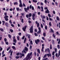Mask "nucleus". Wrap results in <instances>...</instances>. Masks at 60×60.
I'll list each match as a JSON object with an SVG mask.
<instances>
[{"instance_id":"4d7b16f0","label":"nucleus","mask_w":60,"mask_h":60,"mask_svg":"<svg viewBox=\"0 0 60 60\" xmlns=\"http://www.w3.org/2000/svg\"><path fill=\"white\" fill-rule=\"evenodd\" d=\"M24 38H25V36H23V37L22 38V39L24 40Z\"/></svg>"},{"instance_id":"2eb2a0df","label":"nucleus","mask_w":60,"mask_h":60,"mask_svg":"<svg viewBox=\"0 0 60 60\" xmlns=\"http://www.w3.org/2000/svg\"><path fill=\"white\" fill-rule=\"evenodd\" d=\"M41 17L42 19H43H43H45V16L44 15H43V16H42V15H41Z\"/></svg>"},{"instance_id":"423d86ee","label":"nucleus","mask_w":60,"mask_h":60,"mask_svg":"<svg viewBox=\"0 0 60 60\" xmlns=\"http://www.w3.org/2000/svg\"><path fill=\"white\" fill-rule=\"evenodd\" d=\"M38 31L37 32L38 34H39L41 33V29L40 27H39L38 28Z\"/></svg>"},{"instance_id":"79ce46f5","label":"nucleus","mask_w":60,"mask_h":60,"mask_svg":"<svg viewBox=\"0 0 60 60\" xmlns=\"http://www.w3.org/2000/svg\"><path fill=\"white\" fill-rule=\"evenodd\" d=\"M45 28L46 30H47V29H48V28L47 27V26H45Z\"/></svg>"},{"instance_id":"7ed1b4c3","label":"nucleus","mask_w":60,"mask_h":60,"mask_svg":"<svg viewBox=\"0 0 60 60\" xmlns=\"http://www.w3.org/2000/svg\"><path fill=\"white\" fill-rule=\"evenodd\" d=\"M30 30V33L32 34L33 33V30L34 29H33V26H31L30 27V28L29 29Z\"/></svg>"},{"instance_id":"72a5a7b5","label":"nucleus","mask_w":60,"mask_h":60,"mask_svg":"<svg viewBox=\"0 0 60 60\" xmlns=\"http://www.w3.org/2000/svg\"><path fill=\"white\" fill-rule=\"evenodd\" d=\"M50 49H52V45L51 44L50 45Z\"/></svg>"},{"instance_id":"f8f14e48","label":"nucleus","mask_w":60,"mask_h":60,"mask_svg":"<svg viewBox=\"0 0 60 60\" xmlns=\"http://www.w3.org/2000/svg\"><path fill=\"white\" fill-rule=\"evenodd\" d=\"M5 25L7 26V27H9V23L7 22H6L5 23Z\"/></svg>"},{"instance_id":"8fccbe9b","label":"nucleus","mask_w":60,"mask_h":60,"mask_svg":"<svg viewBox=\"0 0 60 60\" xmlns=\"http://www.w3.org/2000/svg\"><path fill=\"white\" fill-rule=\"evenodd\" d=\"M48 16L49 17H51V16L50 15V14H48Z\"/></svg>"},{"instance_id":"5701e85b","label":"nucleus","mask_w":60,"mask_h":60,"mask_svg":"<svg viewBox=\"0 0 60 60\" xmlns=\"http://www.w3.org/2000/svg\"><path fill=\"white\" fill-rule=\"evenodd\" d=\"M53 37L54 38L56 39V36L55 35V34H53Z\"/></svg>"},{"instance_id":"6ab92c4d","label":"nucleus","mask_w":60,"mask_h":60,"mask_svg":"<svg viewBox=\"0 0 60 60\" xmlns=\"http://www.w3.org/2000/svg\"><path fill=\"white\" fill-rule=\"evenodd\" d=\"M12 48L13 49H15V50H16V48L14 46H13L12 47Z\"/></svg>"},{"instance_id":"a18cd8bd","label":"nucleus","mask_w":60,"mask_h":60,"mask_svg":"<svg viewBox=\"0 0 60 60\" xmlns=\"http://www.w3.org/2000/svg\"><path fill=\"white\" fill-rule=\"evenodd\" d=\"M26 17L27 18H29V15H26Z\"/></svg>"},{"instance_id":"4be33fe9","label":"nucleus","mask_w":60,"mask_h":60,"mask_svg":"<svg viewBox=\"0 0 60 60\" xmlns=\"http://www.w3.org/2000/svg\"><path fill=\"white\" fill-rule=\"evenodd\" d=\"M8 36L9 38L10 39H11V35L10 34H8Z\"/></svg>"},{"instance_id":"4c0bfd02","label":"nucleus","mask_w":60,"mask_h":60,"mask_svg":"<svg viewBox=\"0 0 60 60\" xmlns=\"http://www.w3.org/2000/svg\"><path fill=\"white\" fill-rule=\"evenodd\" d=\"M30 43L31 45H33V41H32L31 40L30 41Z\"/></svg>"},{"instance_id":"e433bc0d","label":"nucleus","mask_w":60,"mask_h":60,"mask_svg":"<svg viewBox=\"0 0 60 60\" xmlns=\"http://www.w3.org/2000/svg\"><path fill=\"white\" fill-rule=\"evenodd\" d=\"M20 57V56H17L15 57V58L16 59H18V58H19Z\"/></svg>"},{"instance_id":"412c9836","label":"nucleus","mask_w":60,"mask_h":60,"mask_svg":"<svg viewBox=\"0 0 60 60\" xmlns=\"http://www.w3.org/2000/svg\"><path fill=\"white\" fill-rule=\"evenodd\" d=\"M56 18L57 20L58 21H59V20H60V19L57 16Z\"/></svg>"},{"instance_id":"6e6d98bb","label":"nucleus","mask_w":60,"mask_h":60,"mask_svg":"<svg viewBox=\"0 0 60 60\" xmlns=\"http://www.w3.org/2000/svg\"><path fill=\"white\" fill-rule=\"evenodd\" d=\"M49 20L50 21H52V20H52V19L50 18H49Z\"/></svg>"},{"instance_id":"dca6fc26","label":"nucleus","mask_w":60,"mask_h":60,"mask_svg":"<svg viewBox=\"0 0 60 60\" xmlns=\"http://www.w3.org/2000/svg\"><path fill=\"white\" fill-rule=\"evenodd\" d=\"M28 15H29V18H30V17L32 16V14L31 13H30Z\"/></svg>"},{"instance_id":"ddd939ff","label":"nucleus","mask_w":60,"mask_h":60,"mask_svg":"<svg viewBox=\"0 0 60 60\" xmlns=\"http://www.w3.org/2000/svg\"><path fill=\"white\" fill-rule=\"evenodd\" d=\"M24 49V50L26 51H28V48L26 47H25Z\"/></svg>"},{"instance_id":"a878e982","label":"nucleus","mask_w":60,"mask_h":60,"mask_svg":"<svg viewBox=\"0 0 60 60\" xmlns=\"http://www.w3.org/2000/svg\"><path fill=\"white\" fill-rule=\"evenodd\" d=\"M43 36H44V37H45L46 36V33H43Z\"/></svg>"},{"instance_id":"a19ab883","label":"nucleus","mask_w":60,"mask_h":60,"mask_svg":"<svg viewBox=\"0 0 60 60\" xmlns=\"http://www.w3.org/2000/svg\"><path fill=\"white\" fill-rule=\"evenodd\" d=\"M35 16V14H33L32 15V17H34Z\"/></svg>"},{"instance_id":"a211bd4d","label":"nucleus","mask_w":60,"mask_h":60,"mask_svg":"<svg viewBox=\"0 0 60 60\" xmlns=\"http://www.w3.org/2000/svg\"><path fill=\"white\" fill-rule=\"evenodd\" d=\"M26 38H25L24 40L23 43H25V42H26Z\"/></svg>"},{"instance_id":"603ef678","label":"nucleus","mask_w":60,"mask_h":60,"mask_svg":"<svg viewBox=\"0 0 60 60\" xmlns=\"http://www.w3.org/2000/svg\"><path fill=\"white\" fill-rule=\"evenodd\" d=\"M16 10L17 11H19V8H16Z\"/></svg>"},{"instance_id":"cd10ccee","label":"nucleus","mask_w":60,"mask_h":60,"mask_svg":"<svg viewBox=\"0 0 60 60\" xmlns=\"http://www.w3.org/2000/svg\"><path fill=\"white\" fill-rule=\"evenodd\" d=\"M52 43L53 45H54V44L55 43V41H54V40H52Z\"/></svg>"},{"instance_id":"774afa93","label":"nucleus","mask_w":60,"mask_h":60,"mask_svg":"<svg viewBox=\"0 0 60 60\" xmlns=\"http://www.w3.org/2000/svg\"><path fill=\"white\" fill-rule=\"evenodd\" d=\"M32 10H34V7L32 6Z\"/></svg>"},{"instance_id":"37998d69","label":"nucleus","mask_w":60,"mask_h":60,"mask_svg":"<svg viewBox=\"0 0 60 60\" xmlns=\"http://www.w3.org/2000/svg\"><path fill=\"white\" fill-rule=\"evenodd\" d=\"M49 25L50 26H52V25H51V22H49Z\"/></svg>"},{"instance_id":"f03ea898","label":"nucleus","mask_w":60,"mask_h":60,"mask_svg":"<svg viewBox=\"0 0 60 60\" xmlns=\"http://www.w3.org/2000/svg\"><path fill=\"white\" fill-rule=\"evenodd\" d=\"M32 55V52H31L30 53H28L26 58V60H28L31 57V56Z\"/></svg>"},{"instance_id":"c03bdc74","label":"nucleus","mask_w":60,"mask_h":60,"mask_svg":"<svg viewBox=\"0 0 60 60\" xmlns=\"http://www.w3.org/2000/svg\"><path fill=\"white\" fill-rule=\"evenodd\" d=\"M34 34L36 36H38V35L37 34V33H34Z\"/></svg>"},{"instance_id":"bb28decb","label":"nucleus","mask_w":60,"mask_h":60,"mask_svg":"<svg viewBox=\"0 0 60 60\" xmlns=\"http://www.w3.org/2000/svg\"><path fill=\"white\" fill-rule=\"evenodd\" d=\"M14 41H13L15 42V43H16V42H17V41L16 40V39H13Z\"/></svg>"},{"instance_id":"9d476101","label":"nucleus","mask_w":60,"mask_h":60,"mask_svg":"<svg viewBox=\"0 0 60 60\" xmlns=\"http://www.w3.org/2000/svg\"><path fill=\"white\" fill-rule=\"evenodd\" d=\"M35 23L36 24H37V27H39V26H40V24L39 23H38V22L37 21H36L35 22Z\"/></svg>"},{"instance_id":"1a4fd4ad","label":"nucleus","mask_w":60,"mask_h":60,"mask_svg":"<svg viewBox=\"0 0 60 60\" xmlns=\"http://www.w3.org/2000/svg\"><path fill=\"white\" fill-rule=\"evenodd\" d=\"M19 56H20V58H21L22 57V56H24L25 55H24V54L23 53H20Z\"/></svg>"},{"instance_id":"f704fd0d","label":"nucleus","mask_w":60,"mask_h":60,"mask_svg":"<svg viewBox=\"0 0 60 60\" xmlns=\"http://www.w3.org/2000/svg\"><path fill=\"white\" fill-rule=\"evenodd\" d=\"M23 19L22 18V20H21V22L22 23H24V21H23Z\"/></svg>"},{"instance_id":"0eeeda50","label":"nucleus","mask_w":60,"mask_h":60,"mask_svg":"<svg viewBox=\"0 0 60 60\" xmlns=\"http://www.w3.org/2000/svg\"><path fill=\"white\" fill-rule=\"evenodd\" d=\"M27 26L26 25L24 26V27H23L22 28V29L23 31L24 32L26 31V28Z\"/></svg>"},{"instance_id":"49530a36","label":"nucleus","mask_w":60,"mask_h":60,"mask_svg":"<svg viewBox=\"0 0 60 60\" xmlns=\"http://www.w3.org/2000/svg\"><path fill=\"white\" fill-rule=\"evenodd\" d=\"M55 52L54 51L52 53V55H53V56H54V55L55 54Z\"/></svg>"},{"instance_id":"9b49d317","label":"nucleus","mask_w":60,"mask_h":60,"mask_svg":"<svg viewBox=\"0 0 60 60\" xmlns=\"http://www.w3.org/2000/svg\"><path fill=\"white\" fill-rule=\"evenodd\" d=\"M45 13H49V11L48 9H47L45 11Z\"/></svg>"},{"instance_id":"7c9ffc66","label":"nucleus","mask_w":60,"mask_h":60,"mask_svg":"<svg viewBox=\"0 0 60 60\" xmlns=\"http://www.w3.org/2000/svg\"><path fill=\"white\" fill-rule=\"evenodd\" d=\"M19 36H18L17 37V38L18 41H19Z\"/></svg>"},{"instance_id":"393cba45","label":"nucleus","mask_w":60,"mask_h":60,"mask_svg":"<svg viewBox=\"0 0 60 60\" xmlns=\"http://www.w3.org/2000/svg\"><path fill=\"white\" fill-rule=\"evenodd\" d=\"M33 2L34 3H37V1L35 0H33Z\"/></svg>"},{"instance_id":"f3484780","label":"nucleus","mask_w":60,"mask_h":60,"mask_svg":"<svg viewBox=\"0 0 60 60\" xmlns=\"http://www.w3.org/2000/svg\"><path fill=\"white\" fill-rule=\"evenodd\" d=\"M14 5H17L18 4V2H15L14 3Z\"/></svg>"},{"instance_id":"5fc2aeb1","label":"nucleus","mask_w":60,"mask_h":60,"mask_svg":"<svg viewBox=\"0 0 60 60\" xmlns=\"http://www.w3.org/2000/svg\"><path fill=\"white\" fill-rule=\"evenodd\" d=\"M57 49L56 48H55V53H56L57 52Z\"/></svg>"},{"instance_id":"680f3d73","label":"nucleus","mask_w":60,"mask_h":60,"mask_svg":"<svg viewBox=\"0 0 60 60\" xmlns=\"http://www.w3.org/2000/svg\"><path fill=\"white\" fill-rule=\"evenodd\" d=\"M34 31L35 32H37V30L36 29H35L34 30Z\"/></svg>"},{"instance_id":"b1692460","label":"nucleus","mask_w":60,"mask_h":60,"mask_svg":"<svg viewBox=\"0 0 60 60\" xmlns=\"http://www.w3.org/2000/svg\"><path fill=\"white\" fill-rule=\"evenodd\" d=\"M10 31L11 32V33H13V30L12 29H10Z\"/></svg>"},{"instance_id":"39448f33","label":"nucleus","mask_w":60,"mask_h":60,"mask_svg":"<svg viewBox=\"0 0 60 60\" xmlns=\"http://www.w3.org/2000/svg\"><path fill=\"white\" fill-rule=\"evenodd\" d=\"M19 2L20 3V4L19 5V6L20 7H23V5L22 4V2L21 0H19Z\"/></svg>"},{"instance_id":"473e14b6","label":"nucleus","mask_w":60,"mask_h":60,"mask_svg":"<svg viewBox=\"0 0 60 60\" xmlns=\"http://www.w3.org/2000/svg\"><path fill=\"white\" fill-rule=\"evenodd\" d=\"M57 48L58 49H60V45H57Z\"/></svg>"},{"instance_id":"3c124183","label":"nucleus","mask_w":60,"mask_h":60,"mask_svg":"<svg viewBox=\"0 0 60 60\" xmlns=\"http://www.w3.org/2000/svg\"><path fill=\"white\" fill-rule=\"evenodd\" d=\"M12 53H13V51H12L10 54V56H12Z\"/></svg>"},{"instance_id":"338daca9","label":"nucleus","mask_w":60,"mask_h":60,"mask_svg":"<svg viewBox=\"0 0 60 60\" xmlns=\"http://www.w3.org/2000/svg\"><path fill=\"white\" fill-rule=\"evenodd\" d=\"M29 35L28 34H26V37H27V36H28Z\"/></svg>"},{"instance_id":"c9c22d12","label":"nucleus","mask_w":60,"mask_h":60,"mask_svg":"<svg viewBox=\"0 0 60 60\" xmlns=\"http://www.w3.org/2000/svg\"><path fill=\"white\" fill-rule=\"evenodd\" d=\"M44 3L45 4H47V0H45Z\"/></svg>"},{"instance_id":"c756f323","label":"nucleus","mask_w":60,"mask_h":60,"mask_svg":"<svg viewBox=\"0 0 60 60\" xmlns=\"http://www.w3.org/2000/svg\"><path fill=\"white\" fill-rule=\"evenodd\" d=\"M56 34H57V35H58V36H60V34H59V33H58V32H56Z\"/></svg>"},{"instance_id":"e2e57ef3","label":"nucleus","mask_w":60,"mask_h":60,"mask_svg":"<svg viewBox=\"0 0 60 60\" xmlns=\"http://www.w3.org/2000/svg\"><path fill=\"white\" fill-rule=\"evenodd\" d=\"M19 36H21V33L20 32L19 33Z\"/></svg>"},{"instance_id":"6e6552de","label":"nucleus","mask_w":60,"mask_h":60,"mask_svg":"<svg viewBox=\"0 0 60 60\" xmlns=\"http://www.w3.org/2000/svg\"><path fill=\"white\" fill-rule=\"evenodd\" d=\"M35 41L36 44H38V43H39V42H40V40H39V39H38L37 40H35Z\"/></svg>"},{"instance_id":"c85d7f7f","label":"nucleus","mask_w":60,"mask_h":60,"mask_svg":"<svg viewBox=\"0 0 60 60\" xmlns=\"http://www.w3.org/2000/svg\"><path fill=\"white\" fill-rule=\"evenodd\" d=\"M2 22L3 25H4V23H5V21H2Z\"/></svg>"},{"instance_id":"864d4df0","label":"nucleus","mask_w":60,"mask_h":60,"mask_svg":"<svg viewBox=\"0 0 60 60\" xmlns=\"http://www.w3.org/2000/svg\"><path fill=\"white\" fill-rule=\"evenodd\" d=\"M41 28H43V25H42V24H41Z\"/></svg>"},{"instance_id":"69168bd1","label":"nucleus","mask_w":60,"mask_h":60,"mask_svg":"<svg viewBox=\"0 0 60 60\" xmlns=\"http://www.w3.org/2000/svg\"><path fill=\"white\" fill-rule=\"evenodd\" d=\"M34 55L35 56H36V53L35 52H34Z\"/></svg>"},{"instance_id":"13d9d810","label":"nucleus","mask_w":60,"mask_h":60,"mask_svg":"<svg viewBox=\"0 0 60 60\" xmlns=\"http://www.w3.org/2000/svg\"><path fill=\"white\" fill-rule=\"evenodd\" d=\"M23 5L24 6V7H26V5H25V4L24 3L23 4Z\"/></svg>"},{"instance_id":"2f4dec72","label":"nucleus","mask_w":60,"mask_h":60,"mask_svg":"<svg viewBox=\"0 0 60 60\" xmlns=\"http://www.w3.org/2000/svg\"><path fill=\"white\" fill-rule=\"evenodd\" d=\"M0 30L1 31H2V32H4V29L2 28H1L0 29Z\"/></svg>"},{"instance_id":"20e7f679","label":"nucleus","mask_w":60,"mask_h":60,"mask_svg":"<svg viewBox=\"0 0 60 60\" xmlns=\"http://www.w3.org/2000/svg\"><path fill=\"white\" fill-rule=\"evenodd\" d=\"M25 11L26 12H27L29 10V7L28 6L26 8H24Z\"/></svg>"},{"instance_id":"f257e3e1","label":"nucleus","mask_w":60,"mask_h":60,"mask_svg":"<svg viewBox=\"0 0 60 60\" xmlns=\"http://www.w3.org/2000/svg\"><path fill=\"white\" fill-rule=\"evenodd\" d=\"M47 51L49 53V54H45L44 57H43V58H46V57H47V56L48 57H49L50 56V57H51V54H50V50H49V48H48L47 49H45V52H47Z\"/></svg>"},{"instance_id":"4468645a","label":"nucleus","mask_w":60,"mask_h":60,"mask_svg":"<svg viewBox=\"0 0 60 60\" xmlns=\"http://www.w3.org/2000/svg\"><path fill=\"white\" fill-rule=\"evenodd\" d=\"M37 51L38 53V54H40L41 53V52H40V49H37Z\"/></svg>"},{"instance_id":"bf43d9fd","label":"nucleus","mask_w":60,"mask_h":60,"mask_svg":"<svg viewBox=\"0 0 60 60\" xmlns=\"http://www.w3.org/2000/svg\"><path fill=\"white\" fill-rule=\"evenodd\" d=\"M55 4H56V6H57L58 5V3H57L56 2L55 3Z\"/></svg>"},{"instance_id":"aec40b11","label":"nucleus","mask_w":60,"mask_h":60,"mask_svg":"<svg viewBox=\"0 0 60 60\" xmlns=\"http://www.w3.org/2000/svg\"><path fill=\"white\" fill-rule=\"evenodd\" d=\"M41 11H43V7L41 6Z\"/></svg>"},{"instance_id":"09e8293b","label":"nucleus","mask_w":60,"mask_h":60,"mask_svg":"<svg viewBox=\"0 0 60 60\" xmlns=\"http://www.w3.org/2000/svg\"><path fill=\"white\" fill-rule=\"evenodd\" d=\"M5 19L6 20V21H7L8 20V18H5Z\"/></svg>"},{"instance_id":"0e129e2a","label":"nucleus","mask_w":60,"mask_h":60,"mask_svg":"<svg viewBox=\"0 0 60 60\" xmlns=\"http://www.w3.org/2000/svg\"><path fill=\"white\" fill-rule=\"evenodd\" d=\"M19 52H18L16 54L17 56H19Z\"/></svg>"},{"instance_id":"de8ad7c7","label":"nucleus","mask_w":60,"mask_h":60,"mask_svg":"<svg viewBox=\"0 0 60 60\" xmlns=\"http://www.w3.org/2000/svg\"><path fill=\"white\" fill-rule=\"evenodd\" d=\"M5 43L7 45H8L9 44V43H8V42L6 41L5 42Z\"/></svg>"},{"instance_id":"ea45409f","label":"nucleus","mask_w":60,"mask_h":60,"mask_svg":"<svg viewBox=\"0 0 60 60\" xmlns=\"http://www.w3.org/2000/svg\"><path fill=\"white\" fill-rule=\"evenodd\" d=\"M5 18H9V16L7 15H6L4 17V18L5 19Z\"/></svg>"},{"instance_id":"58836bf2","label":"nucleus","mask_w":60,"mask_h":60,"mask_svg":"<svg viewBox=\"0 0 60 60\" xmlns=\"http://www.w3.org/2000/svg\"><path fill=\"white\" fill-rule=\"evenodd\" d=\"M51 32H52V33H54V32L53 31V29H51Z\"/></svg>"},{"instance_id":"052dcab7","label":"nucleus","mask_w":60,"mask_h":60,"mask_svg":"<svg viewBox=\"0 0 60 60\" xmlns=\"http://www.w3.org/2000/svg\"><path fill=\"white\" fill-rule=\"evenodd\" d=\"M38 9H39V10H40L41 9V7H40V6H38Z\"/></svg>"}]
</instances>
